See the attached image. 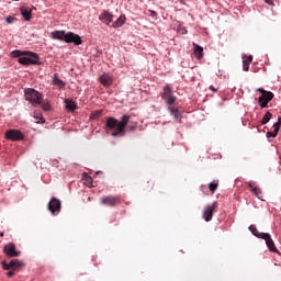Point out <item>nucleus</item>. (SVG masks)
Listing matches in <instances>:
<instances>
[{
	"mask_svg": "<svg viewBox=\"0 0 281 281\" xmlns=\"http://www.w3.org/2000/svg\"><path fill=\"white\" fill-rule=\"evenodd\" d=\"M131 122V116L128 114H124L121 117V121L111 116L105 121V131L110 133L112 137H124L126 135V131L128 133H135L137 131V123H133L128 125Z\"/></svg>",
	"mask_w": 281,
	"mask_h": 281,
	"instance_id": "nucleus-1",
	"label": "nucleus"
},
{
	"mask_svg": "<svg viewBox=\"0 0 281 281\" xmlns=\"http://www.w3.org/2000/svg\"><path fill=\"white\" fill-rule=\"evenodd\" d=\"M13 58H19L20 65H41L38 61V54L30 50H13L11 53Z\"/></svg>",
	"mask_w": 281,
	"mask_h": 281,
	"instance_id": "nucleus-2",
	"label": "nucleus"
},
{
	"mask_svg": "<svg viewBox=\"0 0 281 281\" xmlns=\"http://www.w3.org/2000/svg\"><path fill=\"white\" fill-rule=\"evenodd\" d=\"M52 38H55L56 41H65V43H74V45H82V38L74 32H68L66 34L65 31H55L52 33Z\"/></svg>",
	"mask_w": 281,
	"mask_h": 281,
	"instance_id": "nucleus-3",
	"label": "nucleus"
},
{
	"mask_svg": "<svg viewBox=\"0 0 281 281\" xmlns=\"http://www.w3.org/2000/svg\"><path fill=\"white\" fill-rule=\"evenodd\" d=\"M24 98L33 106H38L43 102V94L35 89L27 88L24 90Z\"/></svg>",
	"mask_w": 281,
	"mask_h": 281,
	"instance_id": "nucleus-4",
	"label": "nucleus"
},
{
	"mask_svg": "<svg viewBox=\"0 0 281 281\" xmlns=\"http://www.w3.org/2000/svg\"><path fill=\"white\" fill-rule=\"evenodd\" d=\"M161 98L168 106H172L177 102V98L172 93V87H170V85H166L162 88Z\"/></svg>",
	"mask_w": 281,
	"mask_h": 281,
	"instance_id": "nucleus-5",
	"label": "nucleus"
},
{
	"mask_svg": "<svg viewBox=\"0 0 281 281\" xmlns=\"http://www.w3.org/2000/svg\"><path fill=\"white\" fill-rule=\"evenodd\" d=\"M22 265L23 262L19 261V259H13L9 263L5 261H2V269L8 271L7 272L8 278H12V276H14V270L19 269V267H22Z\"/></svg>",
	"mask_w": 281,
	"mask_h": 281,
	"instance_id": "nucleus-6",
	"label": "nucleus"
},
{
	"mask_svg": "<svg viewBox=\"0 0 281 281\" xmlns=\"http://www.w3.org/2000/svg\"><path fill=\"white\" fill-rule=\"evenodd\" d=\"M100 203L108 207H115V205L122 203V200L120 199V195H104L100 198Z\"/></svg>",
	"mask_w": 281,
	"mask_h": 281,
	"instance_id": "nucleus-7",
	"label": "nucleus"
},
{
	"mask_svg": "<svg viewBox=\"0 0 281 281\" xmlns=\"http://www.w3.org/2000/svg\"><path fill=\"white\" fill-rule=\"evenodd\" d=\"M216 207H218V202H213L212 204H207L203 210V218L206 223H210L214 216V212H216Z\"/></svg>",
	"mask_w": 281,
	"mask_h": 281,
	"instance_id": "nucleus-8",
	"label": "nucleus"
},
{
	"mask_svg": "<svg viewBox=\"0 0 281 281\" xmlns=\"http://www.w3.org/2000/svg\"><path fill=\"white\" fill-rule=\"evenodd\" d=\"M5 137L11 142H22L25 139V135L20 130H9L5 132Z\"/></svg>",
	"mask_w": 281,
	"mask_h": 281,
	"instance_id": "nucleus-9",
	"label": "nucleus"
},
{
	"mask_svg": "<svg viewBox=\"0 0 281 281\" xmlns=\"http://www.w3.org/2000/svg\"><path fill=\"white\" fill-rule=\"evenodd\" d=\"M5 256L9 258H19L21 252L16 250V246L14 244H7L3 248Z\"/></svg>",
	"mask_w": 281,
	"mask_h": 281,
	"instance_id": "nucleus-10",
	"label": "nucleus"
},
{
	"mask_svg": "<svg viewBox=\"0 0 281 281\" xmlns=\"http://www.w3.org/2000/svg\"><path fill=\"white\" fill-rule=\"evenodd\" d=\"M48 210L53 214V216H56L60 212V200L53 198L50 199L48 203Z\"/></svg>",
	"mask_w": 281,
	"mask_h": 281,
	"instance_id": "nucleus-11",
	"label": "nucleus"
},
{
	"mask_svg": "<svg viewBox=\"0 0 281 281\" xmlns=\"http://www.w3.org/2000/svg\"><path fill=\"white\" fill-rule=\"evenodd\" d=\"M273 100V93L272 92H263V95L259 97V104L261 109H267V104Z\"/></svg>",
	"mask_w": 281,
	"mask_h": 281,
	"instance_id": "nucleus-12",
	"label": "nucleus"
},
{
	"mask_svg": "<svg viewBox=\"0 0 281 281\" xmlns=\"http://www.w3.org/2000/svg\"><path fill=\"white\" fill-rule=\"evenodd\" d=\"M262 240H266L267 247L270 249V251H273L274 254L278 252V248L276 247V243H273V239L271 238V235L266 233L262 234Z\"/></svg>",
	"mask_w": 281,
	"mask_h": 281,
	"instance_id": "nucleus-13",
	"label": "nucleus"
},
{
	"mask_svg": "<svg viewBox=\"0 0 281 281\" xmlns=\"http://www.w3.org/2000/svg\"><path fill=\"white\" fill-rule=\"evenodd\" d=\"M99 20H101L102 23H105V25H110L111 23H113V15L109 11H103L99 15Z\"/></svg>",
	"mask_w": 281,
	"mask_h": 281,
	"instance_id": "nucleus-14",
	"label": "nucleus"
},
{
	"mask_svg": "<svg viewBox=\"0 0 281 281\" xmlns=\"http://www.w3.org/2000/svg\"><path fill=\"white\" fill-rule=\"evenodd\" d=\"M280 126H281V116L278 117V122L273 124V131L267 132L266 136L268 137H278V133H280Z\"/></svg>",
	"mask_w": 281,
	"mask_h": 281,
	"instance_id": "nucleus-15",
	"label": "nucleus"
},
{
	"mask_svg": "<svg viewBox=\"0 0 281 281\" xmlns=\"http://www.w3.org/2000/svg\"><path fill=\"white\" fill-rule=\"evenodd\" d=\"M100 82L103 85V87H111V85H113V77H111L109 74H103L100 77Z\"/></svg>",
	"mask_w": 281,
	"mask_h": 281,
	"instance_id": "nucleus-16",
	"label": "nucleus"
},
{
	"mask_svg": "<svg viewBox=\"0 0 281 281\" xmlns=\"http://www.w3.org/2000/svg\"><path fill=\"white\" fill-rule=\"evenodd\" d=\"M254 60V56H244L243 57V70L244 71H249V65H251Z\"/></svg>",
	"mask_w": 281,
	"mask_h": 281,
	"instance_id": "nucleus-17",
	"label": "nucleus"
},
{
	"mask_svg": "<svg viewBox=\"0 0 281 281\" xmlns=\"http://www.w3.org/2000/svg\"><path fill=\"white\" fill-rule=\"evenodd\" d=\"M21 14H22L24 21H30L32 19V9H30L27 7H22Z\"/></svg>",
	"mask_w": 281,
	"mask_h": 281,
	"instance_id": "nucleus-18",
	"label": "nucleus"
},
{
	"mask_svg": "<svg viewBox=\"0 0 281 281\" xmlns=\"http://www.w3.org/2000/svg\"><path fill=\"white\" fill-rule=\"evenodd\" d=\"M168 111L175 120L179 121L181 119V113H179V109L175 108V105H168Z\"/></svg>",
	"mask_w": 281,
	"mask_h": 281,
	"instance_id": "nucleus-19",
	"label": "nucleus"
},
{
	"mask_svg": "<svg viewBox=\"0 0 281 281\" xmlns=\"http://www.w3.org/2000/svg\"><path fill=\"white\" fill-rule=\"evenodd\" d=\"M126 23V16L125 15H120L117 20L112 24V27H122V25Z\"/></svg>",
	"mask_w": 281,
	"mask_h": 281,
	"instance_id": "nucleus-20",
	"label": "nucleus"
},
{
	"mask_svg": "<svg viewBox=\"0 0 281 281\" xmlns=\"http://www.w3.org/2000/svg\"><path fill=\"white\" fill-rule=\"evenodd\" d=\"M65 104L67 111L74 112L76 109H78V105H76V102H74L72 100L66 99Z\"/></svg>",
	"mask_w": 281,
	"mask_h": 281,
	"instance_id": "nucleus-21",
	"label": "nucleus"
},
{
	"mask_svg": "<svg viewBox=\"0 0 281 281\" xmlns=\"http://www.w3.org/2000/svg\"><path fill=\"white\" fill-rule=\"evenodd\" d=\"M249 188L257 198L262 199V190H260V188L255 187L254 183H249Z\"/></svg>",
	"mask_w": 281,
	"mask_h": 281,
	"instance_id": "nucleus-22",
	"label": "nucleus"
},
{
	"mask_svg": "<svg viewBox=\"0 0 281 281\" xmlns=\"http://www.w3.org/2000/svg\"><path fill=\"white\" fill-rule=\"evenodd\" d=\"M53 85L55 87H59V89H63V87H65V81H63V79L58 78V75H54Z\"/></svg>",
	"mask_w": 281,
	"mask_h": 281,
	"instance_id": "nucleus-23",
	"label": "nucleus"
},
{
	"mask_svg": "<svg viewBox=\"0 0 281 281\" xmlns=\"http://www.w3.org/2000/svg\"><path fill=\"white\" fill-rule=\"evenodd\" d=\"M193 47L195 56H198L199 60H201V58H203V47L199 46L198 44H193Z\"/></svg>",
	"mask_w": 281,
	"mask_h": 281,
	"instance_id": "nucleus-24",
	"label": "nucleus"
},
{
	"mask_svg": "<svg viewBox=\"0 0 281 281\" xmlns=\"http://www.w3.org/2000/svg\"><path fill=\"white\" fill-rule=\"evenodd\" d=\"M249 231H250L251 234H252L254 236H256L257 238H262V234H267V233H259V232H258V228H256L255 225H250V226H249Z\"/></svg>",
	"mask_w": 281,
	"mask_h": 281,
	"instance_id": "nucleus-25",
	"label": "nucleus"
},
{
	"mask_svg": "<svg viewBox=\"0 0 281 281\" xmlns=\"http://www.w3.org/2000/svg\"><path fill=\"white\" fill-rule=\"evenodd\" d=\"M273 117V114L271 112H267L262 120H261V124L265 125V124H269V121Z\"/></svg>",
	"mask_w": 281,
	"mask_h": 281,
	"instance_id": "nucleus-26",
	"label": "nucleus"
},
{
	"mask_svg": "<svg viewBox=\"0 0 281 281\" xmlns=\"http://www.w3.org/2000/svg\"><path fill=\"white\" fill-rule=\"evenodd\" d=\"M209 189L212 192V194H214V192H216V190L218 189V181L214 180L213 182H211L209 184Z\"/></svg>",
	"mask_w": 281,
	"mask_h": 281,
	"instance_id": "nucleus-27",
	"label": "nucleus"
},
{
	"mask_svg": "<svg viewBox=\"0 0 281 281\" xmlns=\"http://www.w3.org/2000/svg\"><path fill=\"white\" fill-rule=\"evenodd\" d=\"M34 119L37 120L36 124H45V117H43V114L41 113H35Z\"/></svg>",
	"mask_w": 281,
	"mask_h": 281,
	"instance_id": "nucleus-28",
	"label": "nucleus"
},
{
	"mask_svg": "<svg viewBox=\"0 0 281 281\" xmlns=\"http://www.w3.org/2000/svg\"><path fill=\"white\" fill-rule=\"evenodd\" d=\"M40 104H42L43 111H52V104H49V101H43L42 99Z\"/></svg>",
	"mask_w": 281,
	"mask_h": 281,
	"instance_id": "nucleus-29",
	"label": "nucleus"
},
{
	"mask_svg": "<svg viewBox=\"0 0 281 281\" xmlns=\"http://www.w3.org/2000/svg\"><path fill=\"white\" fill-rule=\"evenodd\" d=\"M102 115V110H98L91 113L90 117L91 120H98Z\"/></svg>",
	"mask_w": 281,
	"mask_h": 281,
	"instance_id": "nucleus-30",
	"label": "nucleus"
},
{
	"mask_svg": "<svg viewBox=\"0 0 281 281\" xmlns=\"http://www.w3.org/2000/svg\"><path fill=\"white\" fill-rule=\"evenodd\" d=\"M14 21H16V19H14L12 16L7 18V23H14Z\"/></svg>",
	"mask_w": 281,
	"mask_h": 281,
	"instance_id": "nucleus-31",
	"label": "nucleus"
},
{
	"mask_svg": "<svg viewBox=\"0 0 281 281\" xmlns=\"http://www.w3.org/2000/svg\"><path fill=\"white\" fill-rule=\"evenodd\" d=\"M265 3H268V5H273V0H265Z\"/></svg>",
	"mask_w": 281,
	"mask_h": 281,
	"instance_id": "nucleus-32",
	"label": "nucleus"
},
{
	"mask_svg": "<svg viewBox=\"0 0 281 281\" xmlns=\"http://www.w3.org/2000/svg\"><path fill=\"white\" fill-rule=\"evenodd\" d=\"M258 91H259V93H262V95H265V92H267V90H265L262 88H259Z\"/></svg>",
	"mask_w": 281,
	"mask_h": 281,
	"instance_id": "nucleus-33",
	"label": "nucleus"
},
{
	"mask_svg": "<svg viewBox=\"0 0 281 281\" xmlns=\"http://www.w3.org/2000/svg\"><path fill=\"white\" fill-rule=\"evenodd\" d=\"M180 34H188V30L181 29V30H180Z\"/></svg>",
	"mask_w": 281,
	"mask_h": 281,
	"instance_id": "nucleus-34",
	"label": "nucleus"
},
{
	"mask_svg": "<svg viewBox=\"0 0 281 281\" xmlns=\"http://www.w3.org/2000/svg\"><path fill=\"white\" fill-rule=\"evenodd\" d=\"M210 89H211V91H214V93H216V91H218L217 89H215L214 86H211Z\"/></svg>",
	"mask_w": 281,
	"mask_h": 281,
	"instance_id": "nucleus-35",
	"label": "nucleus"
},
{
	"mask_svg": "<svg viewBox=\"0 0 281 281\" xmlns=\"http://www.w3.org/2000/svg\"><path fill=\"white\" fill-rule=\"evenodd\" d=\"M188 0H179V2L182 4V5H186Z\"/></svg>",
	"mask_w": 281,
	"mask_h": 281,
	"instance_id": "nucleus-36",
	"label": "nucleus"
},
{
	"mask_svg": "<svg viewBox=\"0 0 281 281\" xmlns=\"http://www.w3.org/2000/svg\"><path fill=\"white\" fill-rule=\"evenodd\" d=\"M153 188H155V182H150V190H153Z\"/></svg>",
	"mask_w": 281,
	"mask_h": 281,
	"instance_id": "nucleus-37",
	"label": "nucleus"
},
{
	"mask_svg": "<svg viewBox=\"0 0 281 281\" xmlns=\"http://www.w3.org/2000/svg\"><path fill=\"white\" fill-rule=\"evenodd\" d=\"M0 236H1V238H3V236H4L3 233H0Z\"/></svg>",
	"mask_w": 281,
	"mask_h": 281,
	"instance_id": "nucleus-38",
	"label": "nucleus"
}]
</instances>
